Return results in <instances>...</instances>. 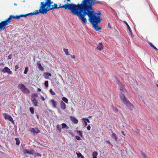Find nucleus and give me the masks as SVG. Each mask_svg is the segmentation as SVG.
Listing matches in <instances>:
<instances>
[{"mask_svg":"<svg viewBox=\"0 0 158 158\" xmlns=\"http://www.w3.org/2000/svg\"><path fill=\"white\" fill-rule=\"evenodd\" d=\"M44 77L46 79H49L51 76V74L50 73H45L44 74Z\"/></svg>","mask_w":158,"mask_h":158,"instance_id":"aec40b11","label":"nucleus"},{"mask_svg":"<svg viewBox=\"0 0 158 158\" xmlns=\"http://www.w3.org/2000/svg\"><path fill=\"white\" fill-rule=\"evenodd\" d=\"M85 120L86 122H87L88 123H90V122L88 118H85Z\"/></svg>","mask_w":158,"mask_h":158,"instance_id":"49530a36","label":"nucleus"},{"mask_svg":"<svg viewBox=\"0 0 158 158\" xmlns=\"http://www.w3.org/2000/svg\"><path fill=\"white\" fill-rule=\"evenodd\" d=\"M28 67H26L25 68L24 73L25 74H27V72L28 71Z\"/></svg>","mask_w":158,"mask_h":158,"instance_id":"473e14b6","label":"nucleus"},{"mask_svg":"<svg viewBox=\"0 0 158 158\" xmlns=\"http://www.w3.org/2000/svg\"><path fill=\"white\" fill-rule=\"evenodd\" d=\"M71 57L72 58H75V56L74 55H71Z\"/></svg>","mask_w":158,"mask_h":158,"instance_id":"09e8293b","label":"nucleus"},{"mask_svg":"<svg viewBox=\"0 0 158 158\" xmlns=\"http://www.w3.org/2000/svg\"><path fill=\"white\" fill-rule=\"evenodd\" d=\"M37 65L39 69L41 71H43L44 70V68L42 66L41 64L39 62L37 63Z\"/></svg>","mask_w":158,"mask_h":158,"instance_id":"412c9836","label":"nucleus"},{"mask_svg":"<svg viewBox=\"0 0 158 158\" xmlns=\"http://www.w3.org/2000/svg\"><path fill=\"white\" fill-rule=\"evenodd\" d=\"M60 106L61 108L63 110H64L66 109V105L63 101L60 102Z\"/></svg>","mask_w":158,"mask_h":158,"instance_id":"a211bd4d","label":"nucleus"},{"mask_svg":"<svg viewBox=\"0 0 158 158\" xmlns=\"http://www.w3.org/2000/svg\"><path fill=\"white\" fill-rule=\"evenodd\" d=\"M103 48V46L102 44V43H99L97 45V49L99 51L102 50Z\"/></svg>","mask_w":158,"mask_h":158,"instance_id":"f3484780","label":"nucleus"},{"mask_svg":"<svg viewBox=\"0 0 158 158\" xmlns=\"http://www.w3.org/2000/svg\"><path fill=\"white\" fill-rule=\"evenodd\" d=\"M61 78H62V77L61 76Z\"/></svg>","mask_w":158,"mask_h":158,"instance_id":"052dcab7","label":"nucleus"},{"mask_svg":"<svg viewBox=\"0 0 158 158\" xmlns=\"http://www.w3.org/2000/svg\"><path fill=\"white\" fill-rule=\"evenodd\" d=\"M35 156H40V157H41V155L39 153L35 154Z\"/></svg>","mask_w":158,"mask_h":158,"instance_id":"a18cd8bd","label":"nucleus"},{"mask_svg":"<svg viewBox=\"0 0 158 158\" xmlns=\"http://www.w3.org/2000/svg\"><path fill=\"white\" fill-rule=\"evenodd\" d=\"M15 140H16V144L17 145H19L20 143V140L18 138H16L15 139Z\"/></svg>","mask_w":158,"mask_h":158,"instance_id":"cd10ccee","label":"nucleus"},{"mask_svg":"<svg viewBox=\"0 0 158 158\" xmlns=\"http://www.w3.org/2000/svg\"><path fill=\"white\" fill-rule=\"evenodd\" d=\"M49 101L50 104L52 105L53 107L56 108V107L57 104V102L53 99L50 100Z\"/></svg>","mask_w":158,"mask_h":158,"instance_id":"4468645a","label":"nucleus"},{"mask_svg":"<svg viewBox=\"0 0 158 158\" xmlns=\"http://www.w3.org/2000/svg\"><path fill=\"white\" fill-rule=\"evenodd\" d=\"M30 110L31 113L32 114H33L34 113V108L33 107H30Z\"/></svg>","mask_w":158,"mask_h":158,"instance_id":"f704fd0d","label":"nucleus"},{"mask_svg":"<svg viewBox=\"0 0 158 158\" xmlns=\"http://www.w3.org/2000/svg\"><path fill=\"white\" fill-rule=\"evenodd\" d=\"M61 78H62V77L61 76Z\"/></svg>","mask_w":158,"mask_h":158,"instance_id":"bf43d9fd","label":"nucleus"},{"mask_svg":"<svg viewBox=\"0 0 158 158\" xmlns=\"http://www.w3.org/2000/svg\"><path fill=\"white\" fill-rule=\"evenodd\" d=\"M40 97H41L40 98L43 101H44L45 100V99L44 98V97L42 96V95H40Z\"/></svg>","mask_w":158,"mask_h":158,"instance_id":"a19ab883","label":"nucleus"},{"mask_svg":"<svg viewBox=\"0 0 158 158\" xmlns=\"http://www.w3.org/2000/svg\"><path fill=\"white\" fill-rule=\"evenodd\" d=\"M125 23H126V25L127 26V29L129 30V32H128V33H129V35H131V37H133V35L132 33L131 30V28H130L129 25L126 22H125Z\"/></svg>","mask_w":158,"mask_h":158,"instance_id":"2eb2a0df","label":"nucleus"},{"mask_svg":"<svg viewBox=\"0 0 158 158\" xmlns=\"http://www.w3.org/2000/svg\"><path fill=\"white\" fill-rule=\"evenodd\" d=\"M101 15V13L100 11H99L98 13H96V15L91 19V23L93 25L94 29L97 31L101 29V28L98 26V23H100L102 20L100 18Z\"/></svg>","mask_w":158,"mask_h":158,"instance_id":"39448f33","label":"nucleus"},{"mask_svg":"<svg viewBox=\"0 0 158 158\" xmlns=\"http://www.w3.org/2000/svg\"><path fill=\"white\" fill-rule=\"evenodd\" d=\"M57 129L59 131H61V126L60 125L57 124L56 125Z\"/></svg>","mask_w":158,"mask_h":158,"instance_id":"c756f323","label":"nucleus"},{"mask_svg":"<svg viewBox=\"0 0 158 158\" xmlns=\"http://www.w3.org/2000/svg\"><path fill=\"white\" fill-rule=\"evenodd\" d=\"M76 139H77L78 140H81V138L78 136H76Z\"/></svg>","mask_w":158,"mask_h":158,"instance_id":"ea45409f","label":"nucleus"},{"mask_svg":"<svg viewBox=\"0 0 158 158\" xmlns=\"http://www.w3.org/2000/svg\"><path fill=\"white\" fill-rule=\"evenodd\" d=\"M12 57V54H10L8 56V58L9 59H11Z\"/></svg>","mask_w":158,"mask_h":158,"instance_id":"58836bf2","label":"nucleus"},{"mask_svg":"<svg viewBox=\"0 0 158 158\" xmlns=\"http://www.w3.org/2000/svg\"><path fill=\"white\" fill-rule=\"evenodd\" d=\"M23 2H25V1H23Z\"/></svg>","mask_w":158,"mask_h":158,"instance_id":"4d7b16f0","label":"nucleus"},{"mask_svg":"<svg viewBox=\"0 0 158 158\" xmlns=\"http://www.w3.org/2000/svg\"><path fill=\"white\" fill-rule=\"evenodd\" d=\"M44 85L46 87H48V81H46L44 83Z\"/></svg>","mask_w":158,"mask_h":158,"instance_id":"c9c22d12","label":"nucleus"},{"mask_svg":"<svg viewBox=\"0 0 158 158\" xmlns=\"http://www.w3.org/2000/svg\"><path fill=\"white\" fill-rule=\"evenodd\" d=\"M113 111L115 112H117L118 111V109L114 106H113Z\"/></svg>","mask_w":158,"mask_h":158,"instance_id":"72a5a7b5","label":"nucleus"},{"mask_svg":"<svg viewBox=\"0 0 158 158\" xmlns=\"http://www.w3.org/2000/svg\"><path fill=\"white\" fill-rule=\"evenodd\" d=\"M70 118L71 119V120L75 124H77L78 123V121L77 119L73 116H70Z\"/></svg>","mask_w":158,"mask_h":158,"instance_id":"dca6fc26","label":"nucleus"},{"mask_svg":"<svg viewBox=\"0 0 158 158\" xmlns=\"http://www.w3.org/2000/svg\"><path fill=\"white\" fill-rule=\"evenodd\" d=\"M61 78H62V77L61 76Z\"/></svg>","mask_w":158,"mask_h":158,"instance_id":"13d9d810","label":"nucleus"},{"mask_svg":"<svg viewBox=\"0 0 158 158\" xmlns=\"http://www.w3.org/2000/svg\"><path fill=\"white\" fill-rule=\"evenodd\" d=\"M119 97L121 100L123 101L124 103L128 99H127L124 94H123L122 93H120L119 94Z\"/></svg>","mask_w":158,"mask_h":158,"instance_id":"f8f14e48","label":"nucleus"},{"mask_svg":"<svg viewBox=\"0 0 158 158\" xmlns=\"http://www.w3.org/2000/svg\"><path fill=\"white\" fill-rule=\"evenodd\" d=\"M153 48L156 51H158V49H157V48H156L155 46H153Z\"/></svg>","mask_w":158,"mask_h":158,"instance_id":"de8ad7c7","label":"nucleus"},{"mask_svg":"<svg viewBox=\"0 0 158 158\" xmlns=\"http://www.w3.org/2000/svg\"><path fill=\"white\" fill-rule=\"evenodd\" d=\"M121 132L124 135H125V134H124V132L123 131H122Z\"/></svg>","mask_w":158,"mask_h":158,"instance_id":"3c124183","label":"nucleus"},{"mask_svg":"<svg viewBox=\"0 0 158 158\" xmlns=\"http://www.w3.org/2000/svg\"><path fill=\"white\" fill-rule=\"evenodd\" d=\"M3 115L5 119L9 120L12 122L13 123H14V121L13 119V118L10 115H8V114H7L5 113H3Z\"/></svg>","mask_w":158,"mask_h":158,"instance_id":"0eeeda50","label":"nucleus"},{"mask_svg":"<svg viewBox=\"0 0 158 158\" xmlns=\"http://www.w3.org/2000/svg\"><path fill=\"white\" fill-rule=\"evenodd\" d=\"M62 128V129H69V127L64 123H62L61 124Z\"/></svg>","mask_w":158,"mask_h":158,"instance_id":"5701e85b","label":"nucleus"},{"mask_svg":"<svg viewBox=\"0 0 158 158\" xmlns=\"http://www.w3.org/2000/svg\"><path fill=\"white\" fill-rule=\"evenodd\" d=\"M157 85V87H158V84H157V85Z\"/></svg>","mask_w":158,"mask_h":158,"instance_id":"6e6d98bb","label":"nucleus"},{"mask_svg":"<svg viewBox=\"0 0 158 158\" xmlns=\"http://www.w3.org/2000/svg\"><path fill=\"white\" fill-rule=\"evenodd\" d=\"M91 128V127L90 125H89L87 127V129L89 131L90 130Z\"/></svg>","mask_w":158,"mask_h":158,"instance_id":"79ce46f5","label":"nucleus"},{"mask_svg":"<svg viewBox=\"0 0 158 158\" xmlns=\"http://www.w3.org/2000/svg\"><path fill=\"white\" fill-rule=\"evenodd\" d=\"M64 2L67 1L66 4L60 6V8H62L65 10L69 9L71 10L72 13L74 15L79 16V19L81 20L83 23L85 24L87 22L86 18L84 17L87 15L89 17V20L91 23V19L96 15V12L93 11H89L83 10L81 6L78 5H76L73 4H69V2H71L70 0H64Z\"/></svg>","mask_w":158,"mask_h":158,"instance_id":"f257e3e1","label":"nucleus"},{"mask_svg":"<svg viewBox=\"0 0 158 158\" xmlns=\"http://www.w3.org/2000/svg\"><path fill=\"white\" fill-rule=\"evenodd\" d=\"M14 5L15 6H16L17 5V4L16 3H14Z\"/></svg>","mask_w":158,"mask_h":158,"instance_id":"864d4df0","label":"nucleus"},{"mask_svg":"<svg viewBox=\"0 0 158 158\" xmlns=\"http://www.w3.org/2000/svg\"><path fill=\"white\" fill-rule=\"evenodd\" d=\"M1 71L3 73H6L10 75H11L13 73L7 67H5L4 68L2 69Z\"/></svg>","mask_w":158,"mask_h":158,"instance_id":"1a4fd4ad","label":"nucleus"},{"mask_svg":"<svg viewBox=\"0 0 158 158\" xmlns=\"http://www.w3.org/2000/svg\"><path fill=\"white\" fill-rule=\"evenodd\" d=\"M81 158H85L83 156H81Z\"/></svg>","mask_w":158,"mask_h":158,"instance_id":"603ef678","label":"nucleus"},{"mask_svg":"<svg viewBox=\"0 0 158 158\" xmlns=\"http://www.w3.org/2000/svg\"><path fill=\"white\" fill-rule=\"evenodd\" d=\"M141 154L143 158H148L147 156L144 153L141 152Z\"/></svg>","mask_w":158,"mask_h":158,"instance_id":"7c9ffc66","label":"nucleus"},{"mask_svg":"<svg viewBox=\"0 0 158 158\" xmlns=\"http://www.w3.org/2000/svg\"><path fill=\"white\" fill-rule=\"evenodd\" d=\"M111 137L112 138L114 139L115 141H117L118 139V136L115 133H112L111 135Z\"/></svg>","mask_w":158,"mask_h":158,"instance_id":"4be33fe9","label":"nucleus"},{"mask_svg":"<svg viewBox=\"0 0 158 158\" xmlns=\"http://www.w3.org/2000/svg\"><path fill=\"white\" fill-rule=\"evenodd\" d=\"M23 152L24 154H28L33 155L34 154V151L33 150H28L26 149H24L23 150Z\"/></svg>","mask_w":158,"mask_h":158,"instance_id":"ddd939ff","label":"nucleus"},{"mask_svg":"<svg viewBox=\"0 0 158 158\" xmlns=\"http://www.w3.org/2000/svg\"><path fill=\"white\" fill-rule=\"evenodd\" d=\"M49 91H50V93H51V94L52 95H55V94H56L55 93L54 91H53V90L52 89H50L49 90Z\"/></svg>","mask_w":158,"mask_h":158,"instance_id":"e433bc0d","label":"nucleus"},{"mask_svg":"<svg viewBox=\"0 0 158 158\" xmlns=\"http://www.w3.org/2000/svg\"><path fill=\"white\" fill-rule=\"evenodd\" d=\"M18 88L23 92L25 94H29L30 93V90L23 84H20L18 85Z\"/></svg>","mask_w":158,"mask_h":158,"instance_id":"423d86ee","label":"nucleus"},{"mask_svg":"<svg viewBox=\"0 0 158 158\" xmlns=\"http://www.w3.org/2000/svg\"><path fill=\"white\" fill-rule=\"evenodd\" d=\"M37 11H34L33 12L28 13L24 15H19L14 16L13 15H10L9 17L6 19L4 21L1 22L0 23V31H4L6 30L5 26L7 25L8 23L11 22V19H19L21 17H26L27 16L29 15H38V13Z\"/></svg>","mask_w":158,"mask_h":158,"instance_id":"7ed1b4c3","label":"nucleus"},{"mask_svg":"<svg viewBox=\"0 0 158 158\" xmlns=\"http://www.w3.org/2000/svg\"><path fill=\"white\" fill-rule=\"evenodd\" d=\"M98 155V152H93L92 156L93 158H97V156Z\"/></svg>","mask_w":158,"mask_h":158,"instance_id":"393cba45","label":"nucleus"},{"mask_svg":"<svg viewBox=\"0 0 158 158\" xmlns=\"http://www.w3.org/2000/svg\"><path fill=\"white\" fill-rule=\"evenodd\" d=\"M150 45V46H151L152 47H153L154 46L150 42L148 43Z\"/></svg>","mask_w":158,"mask_h":158,"instance_id":"c03bdc74","label":"nucleus"},{"mask_svg":"<svg viewBox=\"0 0 158 158\" xmlns=\"http://www.w3.org/2000/svg\"><path fill=\"white\" fill-rule=\"evenodd\" d=\"M31 100L33 104L35 106H37V102L35 98H31Z\"/></svg>","mask_w":158,"mask_h":158,"instance_id":"6ab92c4d","label":"nucleus"},{"mask_svg":"<svg viewBox=\"0 0 158 158\" xmlns=\"http://www.w3.org/2000/svg\"><path fill=\"white\" fill-rule=\"evenodd\" d=\"M117 81L118 84L119 85L120 87V90L122 91L123 93L125 92H126V89L124 88V86L122 84L119 80H118Z\"/></svg>","mask_w":158,"mask_h":158,"instance_id":"9d476101","label":"nucleus"},{"mask_svg":"<svg viewBox=\"0 0 158 158\" xmlns=\"http://www.w3.org/2000/svg\"><path fill=\"white\" fill-rule=\"evenodd\" d=\"M38 96V94L37 93H33L32 94L31 98H35V97H37Z\"/></svg>","mask_w":158,"mask_h":158,"instance_id":"c85d7f7f","label":"nucleus"},{"mask_svg":"<svg viewBox=\"0 0 158 158\" xmlns=\"http://www.w3.org/2000/svg\"><path fill=\"white\" fill-rule=\"evenodd\" d=\"M97 3L101 2L96 0H82V3L78 5L81 6L84 10L94 11L92 6Z\"/></svg>","mask_w":158,"mask_h":158,"instance_id":"20e7f679","label":"nucleus"},{"mask_svg":"<svg viewBox=\"0 0 158 158\" xmlns=\"http://www.w3.org/2000/svg\"><path fill=\"white\" fill-rule=\"evenodd\" d=\"M92 117V116H89V118H90Z\"/></svg>","mask_w":158,"mask_h":158,"instance_id":"5fc2aeb1","label":"nucleus"},{"mask_svg":"<svg viewBox=\"0 0 158 158\" xmlns=\"http://www.w3.org/2000/svg\"><path fill=\"white\" fill-rule=\"evenodd\" d=\"M41 91V89L40 88H38V91L40 92Z\"/></svg>","mask_w":158,"mask_h":158,"instance_id":"8fccbe9b","label":"nucleus"},{"mask_svg":"<svg viewBox=\"0 0 158 158\" xmlns=\"http://www.w3.org/2000/svg\"><path fill=\"white\" fill-rule=\"evenodd\" d=\"M45 2H43L40 3V6L39 10H36L35 11H37L38 14L39 13L44 14H47L49 10L55 8H57L60 7H57V5L56 4H53L51 0H45Z\"/></svg>","mask_w":158,"mask_h":158,"instance_id":"f03ea898","label":"nucleus"},{"mask_svg":"<svg viewBox=\"0 0 158 158\" xmlns=\"http://www.w3.org/2000/svg\"><path fill=\"white\" fill-rule=\"evenodd\" d=\"M124 103L128 109L130 110H133V106L128 100H127Z\"/></svg>","mask_w":158,"mask_h":158,"instance_id":"6e6552de","label":"nucleus"},{"mask_svg":"<svg viewBox=\"0 0 158 158\" xmlns=\"http://www.w3.org/2000/svg\"><path fill=\"white\" fill-rule=\"evenodd\" d=\"M76 154H77V157H81V156H82V155H81V154L80 153H76Z\"/></svg>","mask_w":158,"mask_h":158,"instance_id":"4c0bfd02","label":"nucleus"},{"mask_svg":"<svg viewBox=\"0 0 158 158\" xmlns=\"http://www.w3.org/2000/svg\"><path fill=\"white\" fill-rule=\"evenodd\" d=\"M82 122H83V125L85 127H86L87 125V123L85 120V118H83L82 119Z\"/></svg>","mask_w":158,"mask_h":158,"instance_id":"b1692460","label":"nucleus"},{"mask_svg":"<svg viewBox=\"0 0 158 158\" xmlns=\"http://www.w3.org/2000/svg\"><path fill=\"white\" fill-rule=\"evenodd\" d=\"M62 100L65 102L66 103H68V100L67 98L65 97H63L62 98Z\"/></svg>","mask_w":158,"mask_h":158,"instance_id":"a878e982","label":"nucleus"},{"mask_svg":"<svg viewBox=\"0 0 158 158\" xmlns=\"http://www.w3.org/2000/svg\"><path fill=\"white\" fill-rule=\"evenodd\" d=\"M30 132L33 134H37L40 132V131L37 128H31L30 129Z\"/></svg>","mask_w":158,"mask_h":158,"instance_id":"9b49d317","label":"nucleus"},{"mask_svg":"<svg viewBox=\"0 0 158 158\" xmlns=\"http://www.w3.org/2000/svg\"><path fill=\"white\" fill-rule=\"evenodd\" d=\"M63 51L67 55H69V54L68 52V49L64 48L63 49Z\"/></svg>","mask_w":158,"mask_h":158,"instance_id":"bb28decb","label":"nucleus"},{"mask_svg":"<svg viewBox=\"0 0 158 158\" xmlns=\"http://www.w3.org/2000/svg\"><path fill=\"white\" fill-rule=\"evenodd\" d=\"M15 71H16L17 69L19 68V67L18 65H16L15 66Z\"/></svg>","mask_w":158,"mask_h":158,"instance_id":"37998d69","label":"nucleus"},{"mask_svg":"<svg viewBox=\"0 0 158 158\" xmlns=\"http://www.w3.org/2000/svg\"><path fill=\"white\" fill-rule=\"evenodd\" d=\"M77 134L80 136L82 137V131H77Z\"/></svg>","mask_w":158,"mask_h":158,"instance_id":"2f4dec72","label":"nucleus"}]
</instances>
